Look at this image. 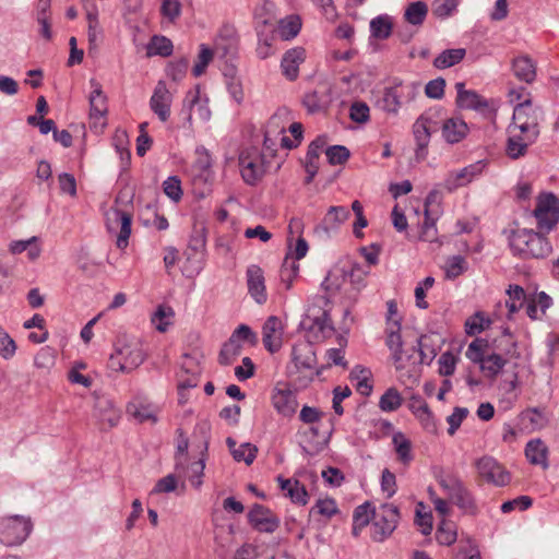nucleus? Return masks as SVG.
<instances>
[{"mask_svg":"<svg viewBox=\"0 0 559 559\" xmlns=\"http://www.w3.org/2000/svg\"><path fill=\"white\" fill-rule=\"evenodd\" d=\"M508 239L513 253L522 258H544L551 250L548 240L532 229L512 230Z\"/></svg>","mask_w":559,"mask_h":559,"instance_id":"f257e3e1","label":"nucleus"},{"mask_svg":"<svg viewBox=\"0 0 559 559\" xmlns=\"http://www.w3.org/2000/svg\"><path fill=\"white\" fill-rule=\"evenodd\" d=\"M145 360L142 342L135 337L121 338L110 357L111 367L121 372L136 369Z\"/></svg>","mask_w":559,"mask_h":559,"instance_id":"f03ea898","label":"nucleus"},{"mask_svg":"<svg viewBox=\"0 0 559 559\" xmlns=\"http://www.w3.org/2000/svg\"><path fill=\"white\" fill-rule=\"evenodd\" d=\"M289 122L290 112L286 109H280L267 121L264 131L263 146L265 150L270 151L271 154L276 151L277 146L286 150L296 146L286 135V129Z\"/></svg>","mask_w":559,"mask_h":559,"instance_id":"7ed1b4c3","label":"nucleus"},{"mask_svg":"<svg viewBox=\"0 0 559 559\" xmlns=\"http://www.w3.org/2000/svg\"><path fill=\"white\" fill-rule=\"evenodd\" d=\"M292 355L296 373L298 374L296 381L301 386H307L320 374L314 348L310 343L301 342L293 347Z\"/></svg>","mask_w":559,"mask_h":559,"instance_id":"20e7f679","label":"nucleus"},{"mask_svg":"<svg viewBox=\"0 0 559 559\" xmlns=\"http://www.w3.org/2000/svg\"><path fill=\"white\" fill-rule=\"evenodd\" d=\"M400 510L392 503H382L376 509L370 528V537L373 542L382 543L396 530L400 522Z\"/></svg>","mask_w":559,"mask_h":559,"instance_id":"39448f33","label":"nucleus"},{"mask_svg":"<svg viewBox=\"0 0 559 559\" xmlns=\"http://www.w3.org/2000/svg\"><path fill=\"white\" fill-rule=\"evenodd\" d=\"M542 114L537 107H534L531 99H524L513 109L512 121L509 124L521 133L528 134L530 138L538 139L540 134Z\"/></svg>","mask_w":559,"mask_h":559,"instance_id":"423d86ee","label":"nucleus"},{"mask_svg":"<svg viewBox=\"0 0 559 559\" xmlns=\"http://www.w3.org/2000/svg\"><path fill=\"white\" fill-rule=\"evenodd\" d=\"M91 93L88 95L90 112L88 120L91 129L96 133H103L107 128L108 98L103 91L102 84L95 79L90 80Z\"/></svg>","mask_w":559,"mask_h":559,"instance_id":"0eeeda50","label":"nucleus"},{"mask_svg":"<svg viewBox=\"0 0 559 559\" xmlns=\"http://www.w3.org/2000/svg\"><path fill=\"white\" fill-rule=\"evenodd\" d=\"M207 443L204 444L203 452L198 460L191 461L189 457H178L175 464V472L180 479V489H186V480L199 490L203 485L204 469L206 464Z\"/></svg>","mask_w":559,"mask_h":559,"instance_id":"6e6552de","label":"nucleus"},{"mask_svg":"<svg viewBox=\"0 0 559 559\" xmlns=\"http://www.w3.org/2000/svg\"><path fill=\"white\" fill-rule=\"evenodd\" d=\"M533 215L542 231H550L559 222V199L552 192L538 194Z\"/></svg>","mask_w":559,"mask_h":559,"instance_id":"1a4fd4ad","label":"nucleus"},{"mask_svg":"<svg viewBox=\"0 0 559 559\" xmlns=\"http://www.w3.org/2000/svg\"><path fill=\"white\" fill-rule=\"evenodd\" d=\"M418 92L416 84H402L401 82L393 86L386 87L383 92V97L380 100V108L389 115H397L403 100L412 102L415 99Z\"/></svg>","mask_w":559,"mask_h":559,"instance_id":"9d476101","label":"nucleus"},{"mask_svg":"<svg viewBox=\"0 0 559 559\" xmlns=\"http://www.w3.org/2000/svg\"><path fill=\"white\" fill-rule=\"evenodd\" d=\"M32 530L31 521L13 515L0 520V542L5 546H16L23 543Z\"/></svg>","mask_w":559,"mask_h":559,"instance_id":"9b49d317","label":"nucleus"},{"mask_svg":"<svg viewBox=\"0 0 559 559\" xmlns=\"http://www.w3.org/2000/svg\"><path fill=\"white\" fill-rule=\"evenodd\" d=\"M239 166L241 177L248 185H255L266 171L264 155L257 147L247 148L241 153Z\"/></svg>","mask_w":559,"mask_h":559,"instance_id":"f8f14e48","label":"nucleus"},{"mask_svg":"<svg viewBox=\"0 0 559 559\" xmlns=\"http://www.w3.org/2000/svg\"><path fill=\"white\" fill-rule=\"evenodd\" d=\"M131 221L130 213L117 207H112L106 213L107 229L116 237V245L119 249H126L129 243Z\"/></svg>","mask_w":559,"mask_h":559,"instance_id":"ddd939ff","label":"nucleus"},{"mask_svg":"<svg viewBox=\"0 0 559 559\" xmlns=\"http://www.w3.org/2000/svg\"><path fill=\"white\" fill-rule=\"evenodd\" d=\"M485 160H477L459 170L451 171L443 180V188L448 191H454L459 188L466 187L477 179L485 170Z\"/></svg>","mask_w":559,"mask_h":559,"instance_id":"4468645a","label":"nucleus"},{"mask_svg":"<svg viewBox=\"0 0 559 559\" xmlns=\"http://www.w3.org/2000/svg\"><path fill=\"white\" fill-rule=\"evenodd\" d=\"M274 409L283 417H292L298 407L295 391L287 383H277L271 395Z\"/></svg>","mask_w":559,"mask_h":559,"instance_id":"2eb2a0df","label":"nucleus"},{"mask_svg":"<svg viewBox=\"0 0 559 559\" xmlns=\"http://www.w3.org/2000/svg\"><path fill=\"white\" fill-rule=\"evenodd\" d=\"M476 468L480 477L495 486H506L510 483V473L491 456L479 459Z\"/></svg>","mask_w":559,"mask_h":559,"instance_id":"dca6fc26","label":"nucleus"},{"mask_svg":"<svg viewBox=\"0 0 559 559\" xmlns=\"http://www.w3.org/2000/svg\"><path fill=\"white\" fill-rule=\"evenodd\" d=\"M537 141L536 138H530L526 133L508 126L507 140L504 145L506 156L512 160L523 158L528 153V147Z\"/></svg>","mask_w":559,"mask_h":559,"instance_id":"f3484780","label":"nucleus"},{"mask_svg":"<svg viewBox=\"0 0 559 559\" xmlns=\"http://www.w3.org/2000/svg\"><path fill=\"white\" fill-rule=\"evenodd\" d=\"M285 323L276 316L269 317L262 325V342L271 354L278 352L284 343Z\"/></svg>","mask_w":559,"mask_h":559,"instance_id":"a211bd4d","label":"nucleus"},{"mask_svg":"<svg viewBox=\"0 0 559 559\" xmlns=\"http://www.w3.org/2000/svg\"><path fill=\"white\" fill-rule=\"evenodd\" d=\"M407 407L418 420L424 430L436 433L438 430L436 417L427 402L418 394H412Z\"/></svg>","mask_w":559,"mask_h":559,"instance_id":"6ab92c4d","label":"nucleus"},{"mask_svg":"<svg viewBox=\"0 0 559 559\" xmlns=\"http://www.w3.org/2000/svg\"><path fill=\"white\" fill-rule=\"evenodd\" d=\"M186 104L189 108L187 118L189 123L193 121L207 122L211 119L212 112L209 107V98L201 96L199 86L187 94Z\"/></svg>","mask_w":559,"mask_h":559,"instance_id":"aec40b11","label":"nucleus"},{"mask_svg":"<svg viewBox=\"0 0 559 559\" xmlns=\"http://www.w3.org/2000/svg\"><path fill=\"white\" fill-rule=\"evenodd\" d=\"M171 103L173 95L170 91L164 81H159L150 99V107L160 121L166 122L170 117Z\"/></svg>","mask_w":559,"mask_h":559,"instance_id":"412c9836","label":"nucleus"},{"mask_svg":"<svg viewBox=\"0 0 559 559\" xmlns=\"http://www.w3.org/2000/svg\"><path fill=\"white\" fill-rule=\"evenodd\" d=\"M456 105L461 109L483 111L489 107V103L474 90H466L463 82L455 83Z\"/></svg>","mask_w":559,"mask_h":559,"instance_id":"4be33fe9","label":"nucleus"},{"mask_svg":"<svg viewBox=\"0 0 559 559\" xmlns=\"http://www.w3.org/2000/svg\"><path fill=\"white\" fill-rule=\"evenodd\" d=\"M250 524L260 532L272 533L278 527V520L261 504H254L248 513Z\"/></svg>","mask_w":559,"mask_h":559,"instance_id":"5701e85b","label":"nucleus"},{"mask_svg":"<svg viewBox=\"0 0 559 559\" xmlns=\"http://www.w3.org/2000/svg\"><path fill=\"white\" fill-rule=\"evenodd\" d=\"M247 285L250 296L258 304L266 301V288L264 273L259 265L252 264L247 269Z\"/></svg>","mask_w":559,"mask_h":559,"instance_id":"b1692460","label":"nucleus"},{"mask_svg":"<svg viewBox=\"0 0 559 559\" xmlns=\"http://www.w3.org/2000/svg\"><path fill=\"white\" fill-rule=\"evenodd\" d=\"M415 348L412 347L411 350L402 356L403 368H395L399 373L400 381L409 386H414L419 382L420 378V360H417L414 357Z\"/></svg>","mask_w":559,"mask_h":559,"instance_id":"393cba45","label":"nucleus"},{"mask_svg":"<svg viewBox=\"0 0 559 559\" xmlns=\"http://www.w3.org/2000/svg\"><path fill=\"white\" fill-rule=\"evenodd\" d=\"M301 325L310 331H314L325 335L333 330L330 316L326 310H320L316 307L308 309Z\"/></svg>","mask_w":559,"mask_h":559,"instance_id":"a878e982","label":"nucleus"},{"mask_svg":"<svg viewBox=\"0 0 559 559\" xmlns=\"http://www.w3.org/2000/svg\"><path fill=\"white\" fill-rule=\"evenodd\" d=\"M329 436L320 430V425H310L304 432L302 450L307 455H314L322 451L328 444Z\"/></svg>","mask_w":559,"mask_h":559,"instance_id":"bb28decb","label":"nucleus"},{"mask_svg":"<svg viewBox=\"0 0 559 559\" xmlns=\"http://www.w3.org/2000/svg\"><path fill=\"white\" fill-rule=\"evenodd\" d=\"M469 132L467 123L460 117H452L444 120L441 133L449 144H456L463 141Z\"/></svg>","mask_w":559,"mask_h":559,"instance_id":"cd10ccee","label":"nucleus"},{"mask_svg":"<svg viewBox=\"0 0 559 559\" xmlns=\"http://www.w3.org/2000/svg\"><path fill=\"white\" fill-rule=\"evenodd\" d=\"M93 416L103 428H110L120 419L119 411L107 399H98L94 405Z\"/></svg>","mask_w":559,"mask_h":559,"instance_id":"c85d7f7f","label":"nucleus"},{"mask_svg":"<svg viewBox=\"0 0 559 559\" xmlns=\"http://www.w3.org/2000/svg\"><path fill=\"white\" fill-rule=\"evenodd\" d=\"M201 373L198 362L189 355H185L181 365V376L178 383L179 394L188 389L195 388L198 385V378Z\"/></svg>","mask_w":559,"mask_h":559,"instance_id":"c756f323","label":"nucleus"},{"mask_svg":"<svg viewBox=\"0 0 559 559\" xmlns=\"http://www.w3.org/2000/svg\"><path fill=\"white\" fill-rule=\"evenodd\" d=\"M442 343L443 340L438 333L423 335L418 340L420 364L429 365L441 349Z\"/></svg>","mask_w":559,"mask_h":559,"instance_id":"7c9ffc66","label":"nucleus"},{"mask_svg":"<svg viewBox=\"0 0 559 559\" xmlns=\"http://www.w3.org/2000/svg\"><path fill=\"white\" fill-rule=\"evenodd\" d=\"M306 59V51L301 47H295L285 52L281 67L284 75L288 80H295L299 73V66Z\"/></svg>","mask_w":559,"mask_h":559,"instance_id":"2f4dec72","label":"nucleus"},{"mask_svg":"<svg viewBox=\"0 0 559 559\" xmlns=\"http://www.w3.org/2000/svg\"><path fill=\"white\" fill-rule=\"evenodd\" d=\"M277 483L292 502L306 506L309 500V495L306 487L297 479H285L282 476L277 477Z\"/></svg>","mask_w":559,"mask_h":559,"instance_id":"473e14b6","label":"nucleus"},{"mask_svg":"<svg viewBox=\"0 0 559 559\" xmlns=\"http://www.w3.org/2000/svg\"><path fill=\"white\" fill-rule=\"evenodd\" d=\"M525 456L531 464L539 465L544 469L548 468V448L540 439H534L527 442L525 447Z\"/></svg>","mask_w":559,"mask_h":559,"instance_id":"72a5a7b5","label":"nucleus"},{"mask_svg":"<svg viewBox=\"0 0 559 559\" xmlns=\"http://www.w3.org/2000/svg\"><path fill=\"white\" fill-rule=\"evenodd\" d=\"M349 217V212L344 206H331L323 219V224L318 226L317 234H328L329 228L336 229Z\"/></svg>","mask_w":559,"mask_h":559,"instance_id":"f704fd0d","label":"nucleus"},{"mask_svg":"<svg viewBox=\"0 0 559 559\" xmlns=\"http://www.w3.org/2000/svg\"><path fill=\"white\" fill-rule=\"evenodd\" d=\"M226 443L235 461L251 465L255 460L258 453L257 445L245 442L237 447L236 441L230 437L226 439Z\"/></svg>","mask_w":559,"mask_h":559,"instance_id":"c9c22d12","label":"nucleus"},{"mask_svg":"<svg viewBox=\"0 0 559 559\" xmlns=\"http://www.w3.org/2000/svg\"><path fill=\"white\" fill-rule=\"evenodd\" d=\"M512 71L516 79L525 83L536 79V64L528 56L516 57L512 62Z\"/></svg>","mask_w":559,"mask_h":559,"instance_id":"e433bc0d","label":"nucleus"},{"mask_svg":"<svg viewBox=\"0 0 559 559\" xmlns=\"http://www.w3.org/2000/svg\"><path fill=\"white\" fill-rule=\"evenodd\" d=\"M9 250L13 254H19L26 251L27 258L32 261H35L39 258L41 253V248L38 243V238L33 236L25 240H14L9 245Z\"/></svg>","mask_w":559,"mask_h":559,"instance_id":"4c0bfd02","label":"nucleus"},{"mask_svg":"<svg viewBox=\"0 0 559 559\" xmlns=\"http://www.w3.org/2000/svg\"><path fill=\"white\" fill-rule=\"evenodd\" d=\"M376 509L371 503L366 502L355 509L353 515V535L358 536L364 527L373 521Z\"/></svg>","mask_w":559,"mask_h":559,"instance_id":"58836bf2","label":"nucleus"},{"mask_svg":"<svg viewBox=\"0 0 559 559\" xmlns=\"http://www.w3.org/2000/svg\"><path fill=\"white\" fill-rule=\"evenodd\" d=\"M413 133L418 145L417 155L420 154V157L423 158L425 157V150L429 144L431 135L429 119L425 117H419L413 126Z\"/></svg>","mask_w":559,"mask_h":559,"instance_id":"ea45409f","label":"nucleus"},{"mask_svg":"<svg viewBox=\"0 0 559 559\" xmlns=\"http://www.w3.org/2000/svg\"><path fill=\"white\" fill-rule=\"evenodd\" d=\"M508 299L506 306L508 308V319H513L514 314L523 307L526 300L525 290L520 285H509L506 290Z\"/></svg>","mask_w":559,"mask_h":559,"instance_id":"a19ab883","label":"nucleus"},{"mask_svg":"<svg viewBox=\"0 0 559 559\" xmlns=\"http://www.w3.org/2000/svg\"><path fill=\"white\" fill-rule=\"evenodd\" d=\"M175 311L170 306L159 305L151 316V323L160 333H165L174 322Z\"/></svg>","mask_w":559,"mask_h":559,"instance_id":"79ce46f5","label":"nucleus"},{"mask_svg":"<svg viewBox=\"0 0 559 559\" xmlns=\"http://www.w3.org/2000/svg\"><path fill=\"white\" fill-rule=\"evenodd\" d=\"M437 481H438L439 486L441 487V489L443 490V492L445 493V496L448 497V499L451 501L463 489H465L463 481L459 477H456L452 474H447V473L440 472L437 475Z\"/></svg>","mask_w":559,"mask_h":559,"instance_id":"37998d69","label":"nucleus"},{"mask_svg":"<svg viewBox=\"0 0 559 559\" xmlns=\"http://www.w3.org/2000/svg\"><path fill=\"white\" fill-rule=\"evenodd\" d=\"M465 55L466 50L464 48L447 49L433 59L432 64L440 70L448 69L460 63L465 58Z\"/></svg>","mask_w":559,"mask_h":559,"instance_id":"c03bdc74","label":"nucleus"},{"mask_svg":"<svg viewBox=\"0 0 559 559\" xmlns=\"http://www.w3.org/2000/svg\"><path fill=\"white\" fill-rule=\"evenodd\" d=\"M346 281L347 270L344 267H334L322 282V287L329 295H334L343 288Z\"/></svg>","mask_w":559,"mask_h":559,"instance_id":"a18cd8bd","label":"nucleus"},{"mask_svg":"<svg viewBox=\"0 0 559 559\" xmlns=\"http://www.w3.org/2000/svg\"><path fill=\"white\" fill-rule=\"evenodd\" d=\"M393 20L388 14H381L370 21V33L376 39H386L391 36Z\"/></svg>","mask_w":559,"mask_h":559,"instance_id":"49530a36","label":"nucleus"},{"mask_svg":"<svg viewBox=\"0 0 559 559\" xmlns=\"http://www.w3.org/2000/svg\"><path fill=\"white\" fill-rule=\"evenodd\" d=\"M146 57L162 56L168 57L173 53L174 46L169 38L165 36L155 35L147 43L146 47Z\"/></svg>","mask_w":559,"mask_h":559,"instance_id":"de8ad7c7","label":"nucleus"},{"mask_svg":"<svg viewBox=\"0 0 559 559\" xmlns=\"http://www.w3.org/2000/svg\"><path fill=\"white\" fill-rule=\"evenodd\" d=\"M386 346L389 347L395 368H403L402 356L407 354L411 348L404 349L401 333L389 332L386 336Z\"/></svg>","mask_w":559,"mask_h":559,"instance_id":"09e8293b","label":"nucleus"},{"mask_svg":"<svg viewBox=\"0 0 559 559\" xmlns=\"http://www.w3.org/2000/svg\"><path fill=\"white\" fill-rule=\"evenodd\" d=\"M452 502L464 515L476 516L479 513L477 502L466 487L452 500Z\"/></svg>","mask_w":559,"mask_h":559,"instance_id":"8fccbe9b","label":"nucleus"},{"mask_svg":"<svg viewBox=\"0 0 559 559\" xmlns=\"http://www.w3.org/2000/svg\"><path fill=\"white\" fill-rule=\"evenodd\" d=\"M436 199V193L430 192L425 201V222L421 226L420 239L428 242L437 240V227L432 218L429 217V204Z\"/></svg>","mask_w":559,"mask_h":559,"instance_id":"3c124183","label":"nucleus"},{"mask_svg":"<svg viewBox=\"0 0 559 559\" xmlns=\"http://www.w3.org/2000/svg\"><path fill=\"white\" fill-rule=\"evenodd\" d=\"M299 274V263L294 260L290 255L284 259L282 267L280 270L281 283L288 290L293 287L295 280Z\"/></svg>","mask_w":559,"mask_h":559,"instance_id":"603ef678","label":"nucleus"},{"mask_svg":"<svg viewBox=\"0 0 559 559\" xmlns=\"http://www.w3.org/2000/svg\"><path fill=\"white\" fill-rule=\"evenodd\" d=\"M506 359L496 353L487 355L480 362L481 372L488 378H496L503 369Z\"/></svg>","mask_w":559,"mask_h":559,"instance_id":"864d4df0","label":"nucleus"},{"mask_svg":"<svg viewBox=\"0 0 559 559\" xmlns=\"http://www.w3.org/2000/svg\"><path fill=\"white\" fill-rule=\"evenodd\" d=\"M436 539L440 545L451 546L457 539V531L454 523L442 519L436 531Z\"/></svg>","mask_w":559,"mask_h":559,"instance_id":"5fc2aeb1","label":"nucleus"},{"mask_svg":"<svg viewBox=\"0 0 559 559\" xmlns=\"http://www.w3.org/2000/svg\"><path fill=\"white\" fill-rule=\"evenodd\" d=\"M128 412L139 423L157 421L155 408L151 404L133 402L129 404Z\"/></svg>","mask_w":559,"mask_h":559,"instance_id":"6e6d98bb","label":"nucleus"},{"mask_svg":"<svg viewBox=\"0 0 559 559\" xmlns=\"http://www.w3.org/2000/svg\"><path fill=\"white\" fill-rule=\"evenodd\" d=\"M392 442L400 461L408 464L413 460L409 439L403 432L397 431L393 435Z\"/></svg>","mask_w":559,"mask_h":559,"instance_id":"4d7b16f0","label":"nucleus"},{"mask_svg":"<svg viewBox=\"0 0 559 559\" xmlns=\"http://www.w3.org/2000/svg\"><path fill=\"white\" fill-rule=\"evenodd\" d=\"M520 379L516 372L506 377L498 384L500 394L508 397L509 403H513L519 397Z\"/></svg>","mask_w":559,"mask_h":559,"instance_id":"13d9d810","label":"nucleus"},{"mask_svg":"<svg viewBox=\"0 0 559 559\" xmlns=\"http://www.w3.org/2000/svg\"><path fill=\"white\" fill-rule=\"evenodd\" d=\"M403 397L395 388H389L379 400V408L382 412L391 413L401 407Z\"/></svg>","mask_w":559,"mask_h":559,"instance_id":"bf43d9fd","label":"nucleus"},{"mask_svg":"<svg viewBox=\"0 0 559 559\" xmlns=\"http://www.w3.org/2000/svg\"><path fill=\"white\" fill-rule=\"evenodd\" d=\"M301 21L298 15H289L278 23V34L283 39H292L299 33Z\"/></svg>","mask_w":559,"mask_h":559,"instance_id":"052dcab7","label":"nucleus"},{"mask_svg":"<svg viewBox=\"0 0 559 559\" xmlns=\"http://www.w3.org/2000/svg\"><path fill=\"white\" fill-rule=\"evenodd\" d=\"M428 13V7L423 1L411 3L404 13L405 20L412 25H420Z\"/></svg>","mask_w":559,"mask_h":559,"instance_id":"680f3d73","label":"nucleus"},{"mask_svg":"<svg viewBox=\"0 0 559 559\" xmlns=\"http://www.w3.org/2000/svg\"><path fill=\"white\" fill-rule=\"evenodd\" d=\"M337 512L336 501L329 497L318 499L310 510L311 514H318L324 519H331Z\"/></svg>","mask_w":559,"mask_h":559,"instance_id":"e2e57ef3","label":"nucleus"},{"mask_svg":"<svg viewBox=\"0 0 559 559\" xmlns=\"http://www.w3.org/2000/svg\"><path fill=\"white\" fill-rule=\"evenodd\" d=\"M415 523L423 535H429L432 532V514L426 510L423 502L417 503Z\"/></svg>","mask_w":559,"mask_h":559,"instance_id":"0e129e2a","label":"nucleus"},{"mask_svg":"<svg viewBox=\"0 0 559 559\" xmlns=\"http://www.w3.org/2000/svg\"><path fill=\"white\" fill-rule=\"evenodd\" d=\"M55 364L56 350L49 346L40 348L34 357V365L38 369L50 370Z\"/></svg>","mask_w":559,"mask_h":559,"instance_id":"69168bd1","label":"nucleus"},{"mask_svg":"<svg viewBox=\"0 0 559 559\" xmlns=\"http://www.w3.org/2000/svg\"><path fill=\"white\" fill-rule=\"evenodd\" d=\"M242 345L241 343H235L234 340H228L219 353V362L224 366L230 365L240 354Z\"/></svg>","mask_w":559,"mask_h":559,"instance_id":"338daca9","label":"nucleus"},{"mask_svg":"<svg viewBox=\"0 0 559 559\" xmlns=\"http://www.w3.org/2000/svg\"><path fill=\"white\" fill-rule=\"evenodd\" d=\"M453 559H480L478 546L469 538L461 540Z\"/></svg>","mask_w":559,"mask_h":559,"instance_id":"774afa93","label":"nucleus"}]
</instances>
